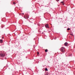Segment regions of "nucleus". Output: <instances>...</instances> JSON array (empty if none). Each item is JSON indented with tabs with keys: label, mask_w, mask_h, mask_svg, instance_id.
<instances>
[{
	"label": "nucleus",
	"mask_w": 75,
	"mask_h": 75,
	"mask_svg": "<svg viewBox=\"0 0 75 75\" xmlns=\"http://www.w3.org/2000/svg\"><path fill=\"white\" fill-rule=\"evenodd\" d=\"M45 26L46 28H48L49 26H48V24H47L45 25Z\"/></svg>",
	"instance_id": "nucleus-4"
},
{
	"label": "nucleus",
	"mask_w": 75,
	"mask_h": 75,
	"mask_svg": "<svg viewBox=\"0 0 75 75\" xmlns=\"http://www.w3.org/2000/svg\"><path fill=\"white\" fill-rule=\"evenodd\" d=\"M0 56L1 57H4L5 56V54L4 53H1L0 54Z\"/></svg>",
	"instance_id": "nucleus-2"
},
{
	"label": "nucleus",
	"mask_w": 75,
	"mask_h": 75,
	"mask_svg": "<svg viewBox=\"0 0 75 75\" xmlns=\"http://www.w3.org/2000/svg\"><path fill=\"white\" fill-rule=\"evenodd\" d=\"M47 51H48V50L46 49L45 50V52H47Z\"/></svg>",
	"instance_id": "nucleus-8"
},
{
	"label": "nucleus",
	"mask_w": 75,
	"mask_h": 75,
	"mask_svg": "<svg viewBox=\"0 0 75 75\" xmlns=\"http://www.w3.org/2000/svg\"><path fill=\"white\" fill-rule=\"evenodd\" d=\"M60 51L62 52H64L65 51V48L64 47H62L60 49Z\"/></svg>",
	"instance_id": "nucleus-1"
},
{
	"label": "nucleus",
	"mask_w": 75,
	"mask_h": 75,
	"mask_svg": "<svg viewBox=\"0 0 75 75\" xmlns=\"http://www.w3.org/2000/svg\"><path fill=\"white\" fill-rule=\"evenodd\" d=\"M64 45H65V46H67V45H68V44L67 42H66L64 43Z\"/></svg>",
	"instance_id": "nucleus-3"
},
{
	"label": "nucleus",
	"mask_w": 75,
	"mask_h": 75,
	"mask_svg": "<svg viewBox=\"0 0 75 75\" xmlns=\"http://www.w3.org/2000/svg\"><path fill=\"white\" fill-rule=\"evenodd\" d=\"M37 54L38 55V54H40V53H39V52H37Z\"/></svg>",
	"instance_id": "nucleus-10"
},
{
	"label": "nucleus",
	"mask_w": 75,
	"mask_h": 75,
	"mask_svg": "<svg viewBox=\"0 0 75 75\" xmlns=\"http://www.w3.org/2000/svg\"><path fill=\"white\" fill-rule=\"evenodd\" d=\"M56 1H59V0H56Z\"/></svg>",
	"instance_id": "nucleus-12"
},
{
	"label": "nucleus",
	"mask_w": 75,
	"mask_h": 75,
	"mask_svg": "<svg viewBox=\"0 0 75 75\" xmlns=\"http://www.w3.org/2000/svg\"><path fill=\"white\" fill-rule=\"evenodd\" d=\"M70 30V29L69 28L67 29V30Z\"/></svg>",
	"instance_id": "nucleus-11"
},
{
	"label": "nucleus",
	"mask_w": 75,
	"mask_h": 75,
	"mask_svg": "<svg viewBox=\"0 0 75 75\" xmlns=\"http://www.w3.org/2000/svg\"><path fill=\"white\" fill-rule=\"evenodd\" d=\"M61 3H62V4H63V5H64V2L63 1H62L61 2Z\"/></svg>",
	"instance_id": "nucleus-7"
},
{
	"label": "nucleus",
	"mask_w": 75,
	"mask_h": 75,
	"mask_svg": "<svg viewBox=\"0 0 75 75\" xmlns=\"http://www.w3.org/2000/svg\"><path fill=\"white\" fill-rule=\"evenodd\" d=\"M0 42L1 43H2V42H3V40H0Z\"/></svg>",
	"instance_id": "nucleus-6"
},
{
	"label": "nucleus",
	"mask_w": 75,
	"mask_h": 75,
	"mask_svg": "<svg viewBox=\"0 0 75 75\" xmlns=\"http://www.w3.org/2000/svg\"><path fill=\"white\" fill-rule=\"evenodd\" d=\"M2 38H3H3H4V37H3Z\"/></svg>",
	"instance_id": "nucleus-14"
},
{
	"label": "nucleus",
	"mask_w": 75,
	"mask_h": 75,
	"mask_svg": "<svg viewBox=\"0 0 75 75\" xmlns=\"http://www.w3.org/2000/svg\"><path fill=\"white\" fill-rule=\"evenodd\" d=\"M25 17L26 18H25V17L24 16V17L25 19H28V16H26Z\"/></svg>",
	"instance_id": "nucleus-5"
},
{
	"label": "nucleus",
	"mask_w": 75,
	"mask_h": 75,
	"mask_svg": "<svg viewBox=\"0 0 75 75\" xmlns=\"http://www.w3.org/2000/svg\"><path fill=\"white\" fill-rule=\"evenodd\" d=\"M13 4H16V3L15 2H13Z\"/></svg>",
	"instance_id": "nucleus-13"
},
{
	"label": "nucleus",
	"mask_w": 75,
	"mask_h": 75,
	"mask_svg": "<svg viewBox=\"0 0 75 75\" xmlns=\"http://www.w3.org/2000/svg\"><path fill=\"white\" fill-rule=\"evenodd\" d=\"M45 70H46V71H48V69H47V68H46L45 69Z\"/></svg>",
	"instance_id": "nucleus-9"
}]
</instances>
